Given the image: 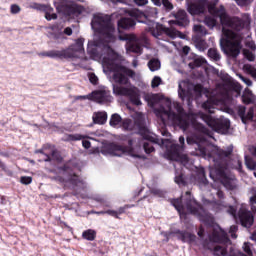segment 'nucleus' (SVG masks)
Instances as JSON below:
<instances>
[{
	"instance_id": "obj_34",
	"label": "nucleus",
	"mask_w": 256,
	"mask_h": 256,
	"mask_svg": "<svg viewBox=\"0 0 256 256\" xmlns=\"http://www.w3.org/2000/svg\"><path fill=\"white\" fill-rule=\"evenodd\" d=\"M121 123H123V118H121V115L115 113L111 115L110 121H109V125L110 127H117L119 125H121Z\"/></svg>"
},
{
	"instance_id": "obj_61",
	"label": "nucleus",
	"mask_w": 256,
	"mask_h": 256,
	"mask_svg": "<svg viewBox=\"0 0 256 256\" xmlns=\"http://www.w3.org/2000/svg\"><path fill=\"white\" fill-rule=\"evenodd\" d=\"M52 159H55V161H59L61 159V155H59V152L57 150H53L51 152Z\"/></svg>"
},
{
	"instance_id": "obj_42",
	"label": "nucleus",
	"mask_w": 256,
	"mask_h": 256,
	"mask_svg": "<svg viewBox=\"0 0 256 256\" xmlns=\"http://www.w3.org/2000/svg\"><path fill=\"white\" fill-rule=\"evenodd\" d=\"M193 30L195 31V33H198L199 35H207V28H205V26L201 24L194 25Z\"/></svg>"
},
{
	"instance_id": "obj_29",
	"label": "nucleus",
	"mask_w": 256,
	"mask_h": 256,
	"mask_svg": "<svg viewBox=\"0 0 256 256\" xmlns=\"http://www.w3.org/2000/svg\"><path fill=\"white\" fill-rule=\"evenodd\" d=\"M242 103L244 105H251L253 103V91L251 89L246 88L242 94Z\"/></svg>"
},
{
	"instance_id": "obj_54",
	"label": "nucleus",
	"mask_w": 256,
	"mask_h": 256,
	"mask_svg": "<svg viewBox=\"0 0 256 256\" xmlns=\"http://www.w3.org/2000/svg\"><path fill=\"white\" fill-rule=\"evenodd\" d=\"M244 68L246 69V71L248 73L251 74L252 77H254V79H256V68L251 66V65H245Z\"/></svg>"
},
{
	"instance_id": "obj_19",
	"label": "nucleus",
	"mask_w": 256,
	"mask_h": 256,
	"mask_svg": "<svg viewBox=\"0 0 256 256\" xmlns=\"http://www.w3.org/2000/svg\"><path fill=\"white\" fill-rule=\"evenodd\" d=\"M210 241H213L214 243H229V236L223 229H220V231L214 230L210 237Z\"/></svg>"
},
{
	"instance_id": "obj_52",
	"label": "nucleus",
	"mask_w": 256,
	"mask_h": 256,
	"mask_svg": "<svg viewBox=\"0 0 256 256\" xmlns=\"http://www.w3.org/2000/svg\"><path fill=\"white\" fill-rule=\"evenodd\" d=\"M243 251L246 255L253 256V250H251V243L245 242L243 245Z\"/></svg>"
},
{
	"instance_id": "obj_56",
	"label": "nucleus",
	"mask_w": 256,
	"mask_h": 256,
	"mask_svg": "<svg viewBox=\"0 0 256 256\" xmlns=\"http://www.w3.org/2000/svg\"><path fill=\"white\" fill-rule=\"evenodd\" d=\"M237 5L239 7H247V5H251L253 3V0H235Z\"/></svg>"
},
{
	"instance_id": "obj_28",
	"label": "nucleus",
	"mask_w": 256,
	"mask_h": 256,
	"mask_svg": "<svg viewBox=\"0 0 256 256\" xmlns=\"http://www.w3.org/2000/svg\"><path fill=\"white\" fill-rule=\"evenodd\" d=\"M196 179L200 185H209V180H207V175L205 174V168L197 170Z\"/></svg>"
},
{
	"instance_id": "obj_59",
	"label": "nucleus",
	"mask_w": 256,
	"mask_h": 256,
	"mask_svg": "<svg viewBox=\"0 0 256 256\" xmlns=\"http://www.w3.org/2000/svg\"><path fill=\"white\" fill-rule=\"evenodd\" d=\"M89 81L92 83V85H97L99 83V78L95 74H90Z\"/></svg>"
},
{
	"instance_id": "obj_39",
	"label": "nucleus",
	"mask_w": 256,
	"mask_h": 256,
	"mask_svg": "<svg viewBox=\"0 0 256 256\" xmlns=\"http://www.w3.org/2000/svg\"><path fill=\"white\" fill-rule=\"evenodd\" d=\"M208 57L210 59H213V61H220L221 60V55L219 54V50L216 48H210L208 50Z\"/></svg>"
},
{
	"instance_id": "obj_2",
	"label": "nucleus",
	"mask_w": 256,
	"mask_h": 256,
	"mask_svg": "<svg viewBox=\"0 0 256 256\" xmlns=\"http://www.w3.org/2000/svg\"><path fill=\"white\" fill-rule=\"evenodd\" d=\"M170 203L179 213L180 219H187L188 212L190 215H195L198 217L199 221L205 223L206 225H211V223H213L211 214H209V212L203 208L201 203L195 200L190 191H187L183 197L172 199Z\"/></svg>"
},
{
	"instance_id": "obj_27",
	"label": "nucleus",
	"mask_w": 256,
	"mask_h": 256,
	"mask_svg": "<svg viewBox=\"0 0 256 256\" xmlns=\"http://www.w3.org/2000/svg\"><path fill=\"white\" fill-rule=\"evenodd\" d=\"M229 27L234 31H242L245 28V21L239 17H232V23Z\"/></svg>"
},
{
	"instance_id": "obj_21",
	"label": "nucleus",
	"mask_w": 256,
	"mask_h": 256,
	"mask_svg": "<svg viewBox=\"0 0 256 256\" xmlns=\"http://www.w3.org/2000/svg\"><path fill=\"white\" fill-rule=\"evenodd\" d=\"M174 233L183 243H193L197 239V236L191 232L176 230Z\"/></svg>"
},
{
	"instance_id": "obj_58",
	"label": "nucleus",
	"mask_w": 256,
	"mask_h": 256,
	"mask_svg": "<svg viewBox=\"0 0 256 256\" xmlns=\"http://www.w3.org/2000/svg\"><path fill=\"white\" fill-rule=\"evenodd\" d=\"M162 5L167 11H172L173 4L169 0H162Z\"/></svg>"
},
{
	"instance_id": "obj_18",
	"label": "nucleus",
	"mask_w": 256,
	"mask_h": 256,
	"mask_svg": "<svg viewBox=\"0 0 256 256\" xmlns=\"http://www.w3.org/2000/svg\"><path fill=\"white\" fill-rule=\"evenodd\" d=\"M93 97L97 103L105 104L113 101L111 93L105 90H99L93 93Z\"/></svg>"
},
{
	"instance_id": "obj_60",
	"label": "nucleus",
	"mask_w": 256,
	"mask_h": 256,
	"mask_svg": "<svg viewBox=\"0 0 256 256\" xmlns=\"http://www.w3.org/2000/svg\"><path fill=\"white\" fill-rule=\"evenodd\" d=\"M194 92L196 93V95H202V93H203V85L196 84L194 86Z\"/></svg>"
},
{
	"instance_id": "obj_13",
	"label": "nucleus",
	"mask_w": 256,
	"mask_h": 256,
	"mask_svg": "<svg viewBox=\"0 0 256 256\" xmlns=\"http://www.w3.org/2000/svg\"><path fill=\"white\" fill-rule=\"evenodd\" d=\"M168 157L171 161H178L179 163H187L189 157L183 154V148L179 144H172L168 150Z\"/></svg>"
},
{
	"instance_id": "obj_35",
	"label": "nucleus",
	"mask_w": 256,
	"mask_h": 256,
	"mask_svg": "<svg viewBox=\"0 0 256 256\" xmlns=\"http://www.w3.org/2000/svg\"><path fill=\"white\" fill-rule=\"evenodd\" d=\"M193 125L194 129H196V131H199V133H203V135L208 136L211 135V130H209V128L205 127L203 124L193 121Z\"/></svg>"
},
{
	"instance_id": "obj_43",
	"label": "nucleus",
	"mask_w": 256,
	"mask_h": 256,
	"mask_svg": "<svg viewBox=\"0 0 256 256\" xmlns=\"http://www.w3.org/2000/svg\"><path fill=\"white\" fill-rule=\"evenodd\" d=\"M219 157H231L233 155V148L229 146L226 150H220L218 152Z\"/></svg>"
},
{
	"instance_id": "obj_47",
	"label": "nucleus",
	"mask_w": 256,
	"mask_h": 256,
	"mask_svg": "<svg viewBox=\"0 0 256 256\" xmlns=\"http://www.w3.org/2000/svg\"><path fill=\"white\" fill-rule=\"evenodd\" d=\"M243 55L248 61H255V54L248 49L243 50Z\"/></svg>"
},
{
	"instance_id": "obj_63",
	"label": "nucleus",
	"mask_w": 256,
	"mask_h": 256,
	"mask_svg": "<svg viewBox=\"0 0 256 256\" xmlns=\"http://www.w3.org/2000/svg\"><path fill=\"white\" fill-rule=\"evenodd\" d=\"M82 147H84V149H91V141L83 139Z\"/></svg>"
},
{
	"instance_id": "obj_4",
	"label": "nucleus",
	"mask_w": 256,
	"mask_h": 256,
	"mask_svg": "<svg viewBox=\"0 0 256 256\" xmlns=\"http://www.w3.org/2000/svg\"><path fill=\"white\" fill-rule=\"evenodd\" d=\"M83 43H85V40L83 38H78L76 43L68 48L42 52L41 55L42 57H50V59H75V57H77V53L85 51Z\"/></svg>"
},
{
	"instance_id": "obj_45",
	"label": "nucleus",
	"mask_w": 256,
	"mask_h": 256,
	"mask_svg": "<svg viewBox=\"0 0 256 256\" xmlns=\"http://www.w3.org/2000/svg\"><path fill=\"white\" fill-rule=\"evenodd\" d=\"M202 109L208 111V113H214L213 109H215V107H213V102L207 100L202 104Z\"/></svg>"
},
{
	"instance_id": "obj_14",
	"label": "nucleus",
	"mask_w": 256,
	"mask_h": 256,
	"mask_svg": "<svg viewBox=\"0 0 256 256\" xmlns=\"http://www.w3.org/2000/svg\"><path fill=\"white\" fill-rule=\"evenodd\" d=\"M164 115H167L168 119H171L173 123H176V125H179L181 129H189V120L186 118V115L177 114L172 110H164V108L161 110Z\"/></svg>"
},
{
	"instance_id": "obj_32",
	"label": "nucleus",
	"mask_w": 256,
	"mask_h": 256,
	"mask_svg": "<svg viewBox=\"0 0 256 256\" xmlns=\"http://www.w3.org/2000/svg\"><path fill=\"white\" fill-rule=\"evenodd\" d=\"M215 176H213V171L210 172L211 179H227V173L223 167H218L214 170Z\"/></svg>"
},
{
	"instance_id": "obj_49",
	"label": "nucleus",
	"mask_w": 256,
	"mask_h": 256,
	"mask_svg": "<svg viewBox=\"0 0 256 256\" xmlns=\"http://www.w3.org/2000/svg\"><path fill=\"white\" fill-rule=\"evenodd\" d=\"M247 111V108L245 106H240L238 108V116L240 117L242 123H245V113Z\"/></svg>"
},
{
	"instance_id": "obj_48",
	"label": "nucleus",
	"mask_w": 256,
	"mask_h": 256,
	"mask_svg": "<svg viewBox=\"0 0 256 256\" xmlns=\"http://www.w3.org/2000/svg\"><path fill=\"white\" fill-rule=\"evenodd\" d=\"M98 215H110L111 217H114L115 219H119V216L117 215V211L115 210H107V211H100L97 212Z\"/></svg>"
},
{
	"instance_id": "obj_55",
	"label": "nucleus",
	"mask_w": 256,
	"mask_h": 256,
	"mask_svg": "<svg viewBox=\"0 0 256 256\" xmlns=\"http://www.w3.org/2000/svg\"><path fill=\"white\" fill-rule=\"evenodd\" d=\"M254 115H255V112L253 108H250L247 112V115H245V123H247V121H253Z\"/></svg>"
},
{
	"instance_id": "obj_22",
	"label": "nucleus",
	"mask_w": 256,
	"mask_h": 256,
	"mask_svg": "<svg viewBox=\"0 0 256 256\" xmlns=\"http://www.w3.org/2000/svg\"><path fill=\"white\" fill-rule=\"evenodd\" d=\"M37 9H39V11H45L46 12L45 13V19H47V21L57 19V14L53 13V7H51L49 5H45V4H37Z\"/></svg>"
},
{
	"instance_id": "obj_26",
	"label": "nucleus",
	"mask_w": 256,
	"mask_h": 256,
	"mask_svg": "<svg viewBox=\"0 0 256 256\" xmlns=\"http://www.w3.org/2000/svg\"><path fill=\"white\" fill-rule=\"evenodd\" d=\"M129 17H132L135 19V21H138V23H143L145 19H147V16L145 13L141 12L139 9H132L128 11Z\"/></svg>"
},
{
	"instance_id": "obj_50",
	"label": "nucleus",
	"mask_w": 256,
	"mask_h": 256,
	"mask_svg": "<svg viewBox=\"0 0 256 256\" xmlns=\"http://www.w3.org/2000/svg\"><path fill=\"white\" fill-rule=\"evenodd\" d=\"M10 13L12 15H18V13H21V6L17 4H12L10 6Z\"/></svg>"
},
{
	"instance_id": "obj_23",
	"label": "nucleus",
	"mask_w": 256,
	"mask_h": 256,
	"mask_svg": "<svg viewBox=\"0 0 256 256\" xmlns=\"http://www.w3.org/2000/svg\"><path fill=\"white\" fill-rule=\"evenodd\" d=\"M92 121L94 125H105L107 123V112H94L92 116Z\"/></svg>"
},
{
	"instance_id": "obj_8",
	"label": "nucleus",
	"mask_w": 256,
	"mask_h": 256,
	"mask_svg": "<svg viewBox=\"0 0 256 256\" xmlns=\"http://www.w3.org/2000/svg\"><path fill=\"white\" fill-rule=\"evenodd\" d=\"M56 11L63 17L71 18L78 17L83 13V6L69 0H63L56 4Z\"/></svg>"
},
{
	"instance_id": "obj_64",
	"label": "nucleus",
	"mask_w": 256,
	"mask_h": 256,
	"mask_svg": "<svg viewBox=\"0 0 256 256\" xmlns=\"http://www.w3.org/2000/svg\"><path fill=\"white\" fill-rule=\"evenodd\" d=\"M236 231H237V226L236 225H232L230 227V233H231L233 239H237V235L234 234Z\"/></svg>"
},
{
	"instance_id": "obj_20",
	"label": "nucleus",
	"mask_w": 256,
	"mask_h": 256,
	"mask_svg": "<svg viewBox=\"0 0 256 256\" xmlns=\"http://www.w3.org/2000/svg\"><path fill=\"white\" fill-rule=\"evenodd\" d=\"M163 33H165V35H167V37H170L171 39H175V37H177V31L175 29L167 28V27H163V26L154 30L152 32V35L154 37H161V35H163Z\"/></svg>"
},
{
	"instance_id": "obj_6",
	"label": "nucleus",
	"mask_w": 256,
	"mask_h": 256,
	"mask_svg": "<svg viewBox=\"0 0 256 256\" xmlns=\"http://www.w3.org/2000/svg\"><path fill=\"white\" fill-rule=\"evenodd\" d=\"M103 155H112V157H121L127 153L131 157H136V159H141L139 154H135V149L133 148V139L128 140V146L120 145L115 142L106 144L102 148Z\"/></svg>"
},
{
	"instance_id": "obj_36",
	"label": "nucleus",
	"mask_w": 256,
	"mask_h": 256,
	"mask_svg": "<svg viewBox=\"0 0 256 256\" xmlns=\"http://www.w3.org/2000/svg\"><path fill=\"white\" fill-rule=\"evenodd\" d=\"M209 251L213 252L214 256H225L227 255V248L223 247V246H215L213 249L208 248Z\"/></svg>"
},
{
	"instance_id": "obj_10",
	"label": "nucleus",
	"mask_w": 256,
	"mask_h": 256,
	"mask_svg": "<svg viewBox=\"0 0 256 256\" xmlns=\"http://www.w3.org/2000/svg\"><path fill=\"white\" fill-rule=\"evenodd\" d=\"M138 129L139 135H141L147 141H151V136H149V128L145 125V120L143 118H138L134 122L133 120L126 118L122 120V128L124 131H133V128Z\"/></svg>"
},
{
	"instance_id": "obj_51",
	"label": "nucleus",
	"mask_w": 256,
	"mask_h": 256,
	"mask_svg": "<svg viewBox=\"0 0 256 256\" xmlns=\"http://www.w3.org/2000/svg\"><path fill=\"white\" fill-rule=\"evenodd\" d=\"M20 183H22V185H31V183H33V177H31V176H22L20 178Z\"/></svg>"
},
{
	"instance_id": "obj_1",
	"label": "nucleus",
	"mask_w": 256,
	"mask_h": 256,
	"mask_svg": "<svg viewBox=\"0 0 256 256\" xmlns=\"http://www.w3.org/2000/svg\"><path fill=\"white\" fill-rule=\"evenodd\" d=\"M87 51L94 57L103 58V61L105 65H107L109 71L114 73L113 79L115 83H118V85H129V77L131 79L135 77V71L127 66L115 63V61L119 59V54H117V52H115V50L108 44L103 45L102 51H99V46H97V44H94L92 47L88 46Z\"/></svg>"
},
{
	"instance_id": "obj_3",
	"label": "nucleus",
	"mask_w": 256,
	"mask_h": 256,
	"mask_svg": "<svg viewBox=\"0 0 256 256\" xmlns=\"http://www.w3.org/2000/svg\"><path fill=\"white\" fill-rule=\"evenodd\" d=\"M92 29H97L100 33V41L104 43H115V26L111 21V16L95 15L91 21Z\"/></svg>"
},
{
	"instance_id": "obj_33",
	"label": "nucleus",
	"mask_w": 256,
	"mask_h": 256,
	"mask_svg": "<svg viewBox=\"0 0 256 256\" xmlns=\"http://www.w3.org/2000/svg\"><path fill=\"white\" fill-rule=\"evenodd\" d=\"M205 63H207L205 59L194 56L192 61L188 63V67H190V69H197V67H202V65H205Z\"/></svg>"
},
{
	"instance_id": "obj_38",
	"label": "nucleus",
	"mask_w": 256,
	"mask_h": 256,
	"mask_svg": "<svg viewBox=\"0 0 256 256\" xmlns=\"http://www.w3.org/2000/svg\"><path fill=\"white\" fill-rule=\"evenodd\" d=\"M148 67L150 71H159V69H161V61H159V59L153 58L149 60Z\"/></svg>"
},
{
	"instance_id": "obj_24",
	"label": "nucleus",
	"mask_w": 256,
	"mask_h": 256,
	"mask_svg": "<svg viewBox=\"0 0 256 256\" xmlns=\"http://www.w3.org/2000/svg\"><path fill=\"white\" fill-rule=\"evenodd\" d=\"M188 12L190 13V15H201L205 13V4L192 3L188 6Z\"/></svg>"
},
{
	"instance_id": "obj_44",
	"label": "nucleus",
	"mask_w": 256,
	"mask_h": 256,
	"mask_svg": "<svg viewBox=\"0 0 256 256\" xmlns=\"http://www.w3.org/2000/svg\"><path fill=\"white\" fill-rule=\"evenodd\" d=\"M174 181L177 185H182V187H185L187 185V182L185 181V178L183 177V173H180L175 176Z\"/></svg>"
},
{
	"instance_id": "obj_53",
	"label": "nucleus",
	"mask_w": 256,
	"mask_h": 256,
	"mask_svg": "<svg viewBox=\"0 0 256 256\" xmlns=\"http://www.w3.org/2000/svg\"><path fill=\"white\" fill-rule=\"evenodd\" d=\"M131 207H135V205L126 204L123 207H120L118 209V211H116L117 212V216L119 217V215H123V213H125V211H127V209H131Z\"/></svg>"
},
{
	"instance_id": "obj_7",
	"label": "nucleus",
	"mask_w": 256,
	"mask_h": 256,
	"mask_svg": "<svg viewBox=\"0 0 256 256\" xmlns=\"http://www.w3.org/2000/svg\"><path fill=\"white\" fill-rule=\"evenodd\" d=\"M199 117L202 119V121H205L208 127H210L213 131H216V133H222V135L229 133V129L231 127V121H229V119L213 118V116L210 114L203 112L199 113Z\"/></svg>"
},
{
	"instance_id": "obj_46",
	"label": "nucleus",
	"mask_w": 256,
	"mask_h": 256,
	"mask_svg": "<svg viewBox=\"0 0 256 256\" xmlns=\"http://www.w3.org/2000/svg\"><path fill=\"white\" fill-rule=\"evenodd\" d=\"M143 149L147 155H150V153L155 151V147H153V144L150 142H144Z\"/></svg>"
},
{
	"instance_id": "obj_37",
	"label": "nucleus",
	"mask_w": 256,
	"mask_h": 256,
	"mask_svg": "<svg viewBox=\"0 0 256 256\" xmlns=\"http://www.w3.org/2000/svg\"><path fill=\"white\" fill-rule=\"evenodd\" d=\"M83 139H90L89 136L83 134H68L66 141H83Z\"/></svg>"
},
{
	"instance_id": "obj_62",
	"label": "nucleus",
	"mask_w": 256,
	"mask_h": 256,
	"mask_svg": "<svg viewBox=\"0 0 256 256\" xmlns=\"http://www.w3.org/2000/svg\"><path fill=\"white\" fill-rule=\"evenodd\" d=\"M186 141H187L188 145H195V144H197V138H195L193 136L187 137Z\"/></svg>"
},
{
	"instance_id": "obj_5",
	"label": "nucleus",
	"mask_w": 256,
	"mask_h": 256,
	"mask_svg": "<svg viewBox=\"0 0 256 256\" xmlns=\"http://www.w3.org/2000/svg\"><path fill=\"white\" fill-rule=\"evenodd\" d=\"M224 36V52L228 57H232V59H237L241 54V49L243 46L241 45V41L235 40L237 39V33L233 30L225 29L222 30Z\"/></svg>"
},
{
	"instance_id": "obj_40",
	"label": "nucleus",
	"mask_w": 256,
	"mask_h": 256,
	"mask_svg": "<svg viewBox=\"0 0 256 256\" xmlns=\"http://www.w3.org/2000/svg\"><path fill=\"white\" fill-rule=\"evenodd\" d=\"M245 165H246L247 169H249L250 171L256 170V162L253 161V158H251L249 156H245Z\"/></svg>"
},
{
	"instance_id": "obj_30",
	"label": "nucleus",
	"mask_w": 256,
	"mask_h": 256,
	"mask_svg": "<svg viewBox=\"0 0 256 256\" xmlns=\"http://www.w3.org/2000/svg\"><path fill=\"white\" fill-rule=\"evenodd\" d=\"M194 43H195L196 49H199L201 52L206 51L207 47H209V45L207 44V41H205V39L199 36H196L194 38Z\"/></svg>"
},
{
	"instance_id": "obj_41",
	"label": "nucleus",
	"mask_w": 256,
	"mask_h": 256,
	"mask_svg": "<svg viewBox=\"0 0 256 256\" xmlns=\"http://www.w3.org/2000/svg\"><path fill=\"white\" fill-rule=\"evenodd\" d=\"M204 23L207 27H209V29H213V27L217 25V20L213 18V16H206L204 18Z\"/></svg>"
},
{
	"instance_id": "obj_17",
	"label": "nucleus",
	"mask_w": 256,
	"mask_h": 256,
	"mask_svg": "<svg viewBox=\"0 0 256 256\" xmlns=\"http://www.w3.org/2000/svg\"><path fill=\"white\" fill-rule=\"evenodd\" d=\"M175 20L170 21V25H177L178 27H187L189 25V17L185 10H178L173 14Z\"/></svg>"
},
{
	"instance_id": "obj_57",
	"label": "nucleus",
	"mask_w": 256,
	"mask_h": 256,
	"mask_svg": "<svg viewBox=\"0 0 256 256\" xmlns=\"http://www.w3.org/2000/svg\"><path fill=\"white\" fill-rule=\"evenodd\" d=\"M159 85H161V77L155 76V77L152 79L151 86H152L153 89H155V88L158 87Z\"/></svg>"
},
{
	"instance_id": "obj_12",
	"label": "nucleus",
	"mask_w": 256,
	"mask_h": 256,
	"mask_svg": "<svg viewBox=\"0 0 256 256\" xmlns=\"http://www.w3.org/2000/svg\"><path fill=\"white\" fill-rule=\"evenodd\" d=\"M56 179L62 183L64 189H77V187L83 189L85 187V182L75 173L69 174L67 178L58 176Z\"/></svg>"
},
{
	"instance_id": "obj_16",
	"label": "nucleus",
	"mask_w": 256,
	"mask_h": 256,
	"mask_svg": "<svg viewBox=\"0 0 256 256\" xmlns=\"http://www.w3.org/2000/svg\"><path fill=\"white\" fill-rule=\"evenodd\" d=\"M126 51L129 53H137L138 55H141L143 53V46L139 44V40L137 39V36L130 35L126 36Z\"/></svg>"
},
{
	"instance_id": "obj_11",
	"label": "nucleus",
	"mask_w": 256,
	"mask_h": 256,
	"mask_svg": "<svg viewBox=\"0 0 256 256\" xmlns=\"http://www.w3.org/2000/svg\"><path fill=\"white\" fill-rule=\"evenodd\" d=\"M217 2L218 0L208 5L209 13L214 17H219L221 25H224V27H230L231 23L233 22V17H230L229 15H227L225 6L220 5V7L217 8Z\"/></svg>"
},
{
	"instance_id": "obj_31",
	"label": "nucleus",
	"mask_w": 256,
	"mask_h": 256,
	"mask_svg": "<svg viewBox=\"0 0 256 256\" xmlns=\"http://www.w3.org/2000/svg\"><path fill=\"white\" fill-rule=\"evenodd\" d=\"M82 239L86 241H95L97 239V231L94 229H87L82 232Z\"/></svg>"
},
{
	"instance_id": "obj_25",
	"label": "nucleus",
	"mask_w": 256,
	"mask_h": 256,
	"mask_svg": "<svg viewBox=\"0 0 256 256\" xmlns=\"http://www.w3.org/2000/svg\"><path fill=\"white\" fill-rule=\"evenodd\" d=\"M137 22L133 18H121L118 21V29H133Z\"/></svg>"
},
{
	"instance_id": "obj_9",
	"label": "nucleus",
	"mask_w": 256,
	"mask_h": 256,
	"mask_svg": "<svg viewBox=\"0 0 256 256\" xmlns=\"http://www.w3.org/2000/svg\"><path fill=\"white\" fill-rule=\"evenodd\" d=\"M113 93L114 95H118V97H128V99L132 102V105H142L139 90L135 86L127 88L121 85H114Z\"/></svg>"
},
{
	"instance_id": "obj_15",
	"label": "nucleus",
	"mask_w": 256,
	"mask_h": 256,
	"mask_svg": "<svg viewBox=\"0 0 256 256\" xmlns=\"http://www.w3.org/2000/svg\"><path fill=\"white\" fill-rule=\"evenodd\" d=\"M238 221L242 227L251 229V227H253V223H255V216H253V212L250 210L240 208L238 211Z\"/></svg>"
}]
</instances>
